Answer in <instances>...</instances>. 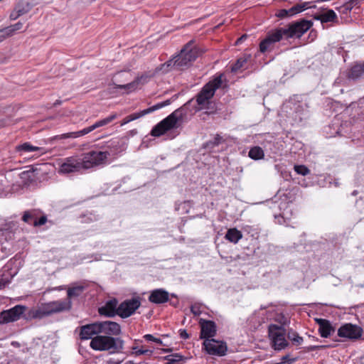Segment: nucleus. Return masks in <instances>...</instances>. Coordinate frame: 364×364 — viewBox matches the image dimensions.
<instances>
[{
	"mask_svg": "<svg viewBox=\"0 0 364 364\" xmlns=\"http://www.w3.org/2000/svg\"><path fill=\"white\" fill-rule=\"evenodd\" d=\"M222 82V75H220L205 84L200 92L196 95L197 104L203 105L205 101L211 100L215 95V90L221 86Z\"/></svg>",
	"mask_w": 364,
	"mask_h": 364,
	"instance_id": "obj_10",
	"label": "nucleus"
},
{
	"mask_svg": "<svg viewBox=\"0 0 364 364\" xmlns=\"http://www.w3.org/2000/svg\"><path fill=\"white\" fill-rule=\"evenodd\" d=\"M363 333V329L357 325L352 323H346L342 325L338 329V336L341 338L350 340H357L360 338Z\"/></svg>",
	"mask_w": 364,
	"mask_h": 364,
	"instance_id": "obj_14",
	"label": "nucleus"
},
{
	"mask_svg": "<svg viewBox=\"0 0 364 364\" xmlns=\"http://www.w3.org/2000/svg\"><path fill=\"white\" fill-rule=\"evenodd\" d=\"M316 323L318 325V333L322 338H328L335 332L330 321L325 318H315Z\"/></svg>",
	"mask_w": 364,
	"mask_h": 364,
	"instance_id": "obj_21",
	"label": "nucleus"
},
{
	"mask_svg": "<svg viewBox=\"0 0 364 364\" xmlns=\"http://www.w3.org/2000/svg\"><path fill=\"white\" fill-rule=\"evenodd\" d=\"M326 347V346H310L306 348V350L310 352V351H314V350H319V349H323V348H325Z\"/></svg>",
	"mask_w": 364,
	"mask_h": 364,
	"instance_id": "obj_47",
	"label": "nucleus"
},
{
	"mask_svg": "<svg viewBox=\"0 0 364 364\" xmlns=\"http://www.w3.org/2000/svg\"><path fill=\"white\" fill-rule=\"evenodd\" d=\"M358 191H356V190H355V191H353L352 195H353V196H357V195H358Z\"/></svg>",
	"mask_w": 364,
	"mask_h": 364,
	"instance_id": "obj_57",
	"label": "nucleus"
},
{
	"mask_svg": "<svg viewBox=\"0 0 364 364\" xmlns=\"http://www.w3.org/2000/svg\"><path fill=\"white\" fill-rule=\"evenodd\" d=\"M26 307L23 305H16L8 310L0 313V323H6L17 321L24 313Z\"/></svg>",
	"mask_w": 364,
	"mask_h": 364,
	"instance_id": "obj_16",
	"label": "nucleus"
},
{
	"mask_svg": "<svg viewBox=\"0 0 364 364\" xmlns=\"http://www.w3.org/2000/svg\"><path fill=\"white\" fill-rule=\"evenodd\" d=\"M199 323L200 326V338L204 339V341L210 340L216 335L217 326L213 321L200 318Z\"/></svg>",
	"mask_w": 364,
	"mask_h": 364,
	"instance_id": "obj_17",
	"label": "nucleus"
},
{
	"mask_svg": "<svg viewBox=\"0 0 364 364\" xmlns=\"http://www.w3.org/2000/svg\"><path fill=\"white\" fill-rule=\"evenodd\" d=\"M179 335H180V337L184 340L188 339L189 338V334L187 333V331L185 329H180Z\"/></svg>",
	"mask_w": 364,
	"mask_h": 364,
	"instance_id": "obj_48",
	"label": "nucleus"
},
{
	"mask_svg": "<svg viewBox=\"0 0 364 364\" xmlns=\"http://www.w3.org/2000/svg\"><path fill=\"white\" fill-rule=\"evenodd\" d=\"M309 2H304L301 4H296L291 7V11H292L293 16L299 14L309 8Z\"/></svg>",
	"mask_w": 364,
	"mask_h": 364,
	"instance_id": "obj_36",
	"label": "nucleus"
},
{
	"mask_svg": "<svg viewBox=\"0 0 364 364\" xmlns=\"http://www.w3.org/2000/svg\"><path fill=\"white\" fill-rule=\"evenodd\" d=\"M295 171L300 175L306 176L309 173V169L304 165H296L294 166Z\"/></svg>",
	"mask_w": 364,
	"mask_h": 364,
	"instance_id": "obj_41",
	"label": "nucleus"
},
{
	"mask_svg": "<svg viewBox=\"0 0 364 364\" xmlns=\"http://www.w3.org/2000/svg\"><path fill=\"white\" fill-rule=\"evenodd\" d=\"M22 220L34 227H40L47 222V216L38 209H31L23 212Z\"/></svg>",
	"mask_w": 364,
	"mask_h": 364,
	"instance_id": "obj_12",
	"label": "nucleus"
},
{
	"mask_svg": "<svg viewBox=\"0 0 364 364\" xmlns=\"http://www.w3.org/2000/svg\"><path fill=\"white\" fill-rule=\"evenodd\" d=\"M275 16L277 17H278L279 18L282 19V18H289V17L293 16V14H292V11H291V8L289 9H282L278 10L276 12Z\"/></svg>",
	"mask_w": 364,
	"mask_h": 364,
	"instance_id": "obj_39",
	"label": "nucleus"
},
{
	"mask_svg": "<svg viewBox=\"0 0 364 364\" xmlns=\"http://www.w3.org/2000/svg\"><path fill=\"white\" fill-rule=\"evenodd\" d=\"M169 300V293L164 289H156L150 292L149 301L155 304H164Z\"/></svg>",
	"mask_w": 364,
	"mask_h": 364,
	"instance_id": "obj_20",
	"label": "nucleus"
},
{
	"mask_svg": "<svg viewBox=\"0 0 364 364\" xmlns=\"http://www.w3.org/2000/svg\"><path fill=\"white\" fill-rule=\"evenodd\" d=\"M40 149H41L40 147L34 146L28 142H25V143L16 146V150L18 151H23V152H31V151H38Z\"/></svg>",
	"mask_w": 364,
	"mask_h": 364,
	"instance_id": "obj_33",
	"label": "nucleus"
},
{
	"mask_svg": "<svg viewBox=\"0 0 364 364\" xmlns=\"http://www.w3.org/2000/svg\"><path fill=\"white\" fill-rule=\"evenodd\" d=\"M178 135V132L177 133H175L173 136H172V138L175 137L176 136Z\"/></svg>",
	"mask_w": 364,
	"mask_h": 364,
	"instance_id": "obj_62",
	"label": "nucleus"
},
{
	"mask_svg": "<svg viewBox=\"0 0 364 364\" xmlns=\"http://www.w3.org/2000/svg\"><path fill=\"white\" fill-rule=\"evenodd\" d=\"M163 351H164V352H165V353L171 352V348L163 349Z\"/></svg>",
	"mask_w": 364,
	"mask_h": 364,
	"instance_id": "obj_58",
	"label": "nucleus"
},
{
	"mask_svg": "<svg viewBox=\"0 0 364 364\" xmlns=\"http://www.w3.org/2000/svg\"><path fill=\"white\" fill-rule=\"evenodd\" d=\"M247 36L246 34L242 35V36L237 39L236 44L238 45L242 43L247 38Z\"/></svg>",
	"mask_w": 364,
	"mask_h": 364,
	"instance_id": "obj_52",
	"label": "nucleus"
},
{
	"mask_svg": "<svg viewBox=\"0 0 364 364\" xmlns=\"http://www.w3.org/2000/svg\"><path fill=\"white\" fill-rule=\"evenodd\" d=\"M248 156L253 160H259L264 157V153L260 146H255L250 149Z\"/></svg>",
	"mask_w": 364,
	"mask_h": 364,
	"instance_id": "obj_30",
	"label": "nucleus"
},
{
	"mask_svg": "<svg viewBox=\"0 0 364 364\" xmlns=\"http://www.w3.org/2000/svg\"><path fill=\"white\" fill-rule=\"evenodd\" d=\"M225 237L230 242L236 244L242 237V234L237 228H230L227 231Z\"/></svg>",
	"mask_w": 364,
	"mask_h": 364,
	"instance_id": "obj_27",
	"label": "nucleus"
},
{
	"mask_svg": "<svg viewBox=\"0 0 364 364\" xmlns=\"http://www.w3.org/2000/svg\"><path fill=\"white\" fill-rule=\"evenodd\" d=\"M21 14L18 13V10L16 9V7H14V10L11 11V14H10V19L11 20H16L17 19L18 17L21 16Z\"/></svg>",
	"mask_w": 364,
	"mask_h": 364,
	"instance_id": "obj_46",
	"label": "nucleus"
},
{
	"mask_svg": "<svg viewBox=\"0 0 364 364\" xmlns=\"http://www.w3.org/2000/svg\"><path fill=\"white\" fill-rule=\"evenodd\" d=\"M333 185L336 186V187H338L340 186V183L338 181V179H334L333 181Z\"/></svg>",
	"mask_w": 364,
	"mask_h": 364,
	"instance_id": "obj_56",
	"label": "nucleus"
},
{
	"mask_svg": "<svg viewBox=\"0 0 364 364\" xmlns=\"http://www.w3.org/2000/svg\"><path fill=\"white\" fill-rule=\"evenodd\" d=\"M171 100H165L164 102L157 103V104H156V105H153V106H151V107H149L147 109H144V112L147 113V114H149V113H151L152 112H154V111H156L157 109H161L162 107H166L167 105H169L171 104Z\"/></svg>",
	"mask_w": 364,
	"mask_h": 364,
	"instance_id": "obj_35",
	"label": "nucleus"
},
{
	"mask_svg": "<svg viewBox=\"0 0 364 364\" xmlns=\"http://www.w3.org/2000/svg\"><path fill=\"white\" fill-rule=\"evenodd\" d=\"M95 167L90 152L82 154V157L70 156L64 159L60 165L58 172L63 174L78 173Z\"/></svg>",
	"mask_w": 364,
	"mask_h": 364,
	"instance_id": "obj_6",
	"label": "nucleus"
},
{
	"mask_svg": "<svg viewBox=\"0 0 364 364\" xmlns=\"http://www.w3.org/2000/svg\"><path fill=\"white\" fill-rule=\"evenodd\" d=\"M274 218L277 220V223L282 225L284 223V217L279 214V215H274Z\"/></svg>",
	"mask_w": 364,
	"mask_h": 364,
	"instance_id": "obj_51",
	"label": "nucleus"
},
{
	"mask_svg": "<svg viewBox=\"0 0 364 364\" xmlns=\"http://www.w3.org/2000/svg\"><path fill=\"white\" fill-rule=\"evenodd\" d=\"M286 333H287L288 339H289L294 345L299 346L303 343V341H304L303 338L301 336H300L299 335V333L296 331H295L294 329L289 328L287 330V331H286Z\"/></svg>",
	"mask_w": 364,
	"mask_h": 364,
	"instance_id": "obj_29",
	"label": "nucleus"
},
{
	"mask_svg": "<svg viewBox=\"0 0 364 364\" xmlns=\"http://www.w3.org/2000/svg\"><path fill=\"white\" fill-rule=\"evenodd\" d=\"M117 305V299L113 298L112 299L108 300L104 306L100 307L98 309V312L100 315L105 316L109 318L114 317L115 315L119 316Z\"/></svg>",
	"mask_w": 364,
	"mask_h": 364,
	"instance_id": "obj_18",
	"label": "nucleus"
},
{
	"mask_svg": "<svg viewBox=\"0 0 364 364\" xmlns=\"http://www.w3.org/2000/svg\"><path fill=\"white\" fill-rule=\"evenodd\" d=\"M205 350L209 355L223 356L226 354L228 346L225 342L214 338L204 341L203 343Z\"/></svg>",
	"mask_w": 364,
	"mask_h": 364,
	"instance_id": "obj_13",
	"label": "nucleus"
},
{
	"mask_svg": "<svg viewBox=\"0 0 364 364\" xmlns=\"http://www.w3.org/2000/svg\"><path fill=\"white\" fill-rule=\"evenodd\" d=\"M364 75V63H356L347 72L346 77L349 80L356 81Z\"/></svg>",
	"mask_w": 364,
	"mask_h": 364,
	"instance_id": "obj_23",
	"label": "nucleus"
},
{
	"mask_svg": "<svg viewBox=\"0 0 364 364\" xmlns=\"http://www.w3.org/2000/svg\"><path fill=\"white\" fill-rule=\"evenodd\" d=\"M266 309V306H262L260 307V309Z\"/></svg>",
	"mask_w": 364,
	"mask_h": 364,
	"instance_id": "obj_63",
	"label": "nucleus"
},
{
	"mask_svg": "<svg viewBox=\"0 0 364 364\" xmlns=\"http://www.w3.org/2000/svg\"><path fill=\"white\" fill-rule=\"evenodd\" d=\"M350 122L346 121L343 123H341L340 125L338 123L334 122L332 125L333 127H337V130L336 134L338 136H346L348 134V130L347 128L350 127Z\"/></svg>",
	"mask_w": 364,
	"mask_h": 364,
	"instance_id": "obj_31",
	"label": "nucleus"
},
{
	"mask_svg": "<svg viewBox=\"0 0 364 364\" xmlns=\"http://www.w3.org/2000/svg\"><path fill=\"white\" fill-rule=\"evenodd\" d=\"M183 356L178 354V353H174L171 355H166L164 359L167 360V364H174L177 363L178 362L182 360L183 359Z\"/></svg>",
	"mask_w": 364,
	"mask_h": 364,
	"instance_id": "obj_38",
	"label": "nucleus"
},
{
	"mask_svg": "<svg viewBox=\"0 0 364 364\" xmlns=\"http://www.w3.org/2000/svg\"><path fill=\"white\" fill-rule=\"evenodd\" d=\"M224 140L220 135L216 134L213 140H210L207 141L205 144H204L203 147L208 149H213L215 146H218Z\"/></svg>",
	"mask_w": 364,
	"mask_h": 364,
	"instance_id": "obj_32",
	"label": "nucleus"
},
{
	"mask_svg": "<svg viewBox=\"0 0 364 364\" xmlns=\"http://www.w3.org/2000/svg\"><path fill=\"white\" fill-rule=\"evenodd\" d=\"M141 306L139 297L126 299L118 306L119 316L127 318L132 316Z\"/></svg>",
	"mask_w": 364,
	"mask_h": 364,
	"instance_id": "obj_11",
	"label": "nucleus"
},
{
	"mask_svg": "<svg viewBox=\"0 0 364 364\" xmlns=\"http://www.w3.org/2000/svg\"><path fill=\"white\" fill-rule=\"evenodd\" d=\"M147 114V113L144 112V109L142 111H140L139 112H135L130 115H128L130 118L131 122L135 119H137L144 115Z\"/></svg>",
	"mask_w": 364,
	"mask_h": 364,
	"instance_id": "obj_44",
	"label": "nucleus"
},
{
	"mask_svg": "<svg viewBox=\"0 0 364 364\" xmlns=\"http://www.w3.org/2000/svg\"><path fill=\"white\" fill-rule=\"evenodd\" d=\"M268 334L272 341V346L275 350H281L288 346L289 343L285 338L287 333L284 327L270 324L268 326Z\"/></svg>",
	"mask_w": 364,
	"mask_h": 364,
	"instance_id": "obj_9",
	"label": "nucleus"
},
{
	"mask_svg": "<svg viewBox=\"0 0 364 364\" xmlns=\"http://www.w3.org/2000/svg\"><path fill=\"white\" fill-rule=\"evenodd\" d=\"M170 304L173 306L176 307L178 305V300L176 299V301H170Z\"/></svg>",
	"mask_w": 364,
	"mask_h": 364,
	"instance_id": "obj_55",
	"label": "nucleus"
},
{
	"mask_svg": "<svg viewBox=\"0 0 364 364\" xmlns=\"http://www.w3.org/2000/svg\"><path fill=\"white\" fill-rule=\"evenodd\" d=\"M94 335H98L96 322L80 327V338L81 340L92 339Z\"/></svg>",
	"mask_w": 364,
	"mask_h": 364,
	"instance_id": "obj_22",
	"label": "nucleus"
},
{
	"mask_svg": "<svg viewBox=\"0 0 364 364\" xmlns=\"http://www.w3.org/2000/svg\"><path fill=\"white\" fill-rule=\"evenodd\" d=\"M194 40L190 41L181 49V52L172 59L166 61L162 65L166 71L171 69L182 70L188 68L191 62L194 61L203 50L197 46H193Z\"/></svg>",
	"mask_w": 364,
	"mask_h": 364,
	"instance_id": "obj_3",
	"label": "nucleus"
},
{
	"mask_svg": "<svg viewBox=\"0 0 364 364\" xmlns=\"http://www.w3.org/2000/svg\"><path fill=\"white\" fill-rule=\"evenodd\" d=\"M193 99L188 101L182 107L176 109L171 114L156 124L151 129L150 134L155 137H159L170 132V134L175 133L174 130L178 128L181 122L184 119L187 113L186 109L192 102Z\"/></svg>",
	"mask_w": 364,
	"mask_h": 364,
	"instance_id": "obj_4",
	"label": "nucleus"
},
{
	"mask_svg": "<svg viewBox=\"0 0 364 364\" xmlns=\"http://www.w3.org/2000/svg\"><path fill=\"white\" fill-rule=\"evenodd\" d=\"M36 4L37 2L35 0H20L15 7L18 12L23 16L29 12Z\"/></svg>",
	"mask_w": 364,
	"mask_h": 364,
	"instance_id": "obj_24",
	"label": "nucleus"
},
{
	"mask_svg": "<svg viewBox=\"0 0 364 364\" xmlns=\"http://www.w3.org/2000/svg\"><path fill=\"white\" fill-rule=\"evenodd\" d=\"M132 349L133 350H134V352H133V354H134L136 356H139L141 355H151L153 353V350H150V349H139L138 350V347L136 346H132Z\"/></svg>",
	"mask_w": 364,
	"mask_h": 364,
	"instance_id": "obj_40",
	"label": "nucleus"
},
{
	"mask_svg": "<svg viewBox=\"0 0 364 364\" xmlns=\"http://www.w3.org/2000/svg\"><path fill=\"white\" fill-rule=\"evenodd\" d=\"M170 295H171V297H174L176 299H178L177 296L175 294H171Z\"/></svg>",
	"mask_w": 364,
	"mask_h": 364,
	"instance_id": "obj_59",
	"label": "nucleus"
},
{
	"mask_svg": "<svg viewBox=\"0 0 364 364\" xmlns=\"http://www.w3.org/2000/svg\"><path fill=\"white\" fill-rule=\"evenodd\" d=\"M85 287L77 285L68 289V297L64 300H56L38 304L31 309L24 318L26 319H42L55 314L70 311L72 308L71 299L79 296Z\"/></svg>",
	"mask_w": 364,
	"mask_h": 364,
	"instance_id": "obj_2",
	"label": "nucleus"
},
{
	"mask_svg": "<svg viewBox=\"0 0 364 364\" xmlns=\"http://www.w3.org/2000/svg\"><path fill=\"white\" fill-rule=\"evenodd\" d=\"M131 120H130V118L129 116L126 117L121 122V126H123L129 122H130Z\"/></svg>",
	"mask_w": 364,
	"mask_h": 364,
	"instance_id": "obj_54",
	"label": "nucleus"
},
{
	"mask_svg": "<svg viewBox=\"0 0 364 364\" xmlns=\"http://www.w3.org/2000/svg\"><path fill=\"white\" fill-rule=\"evenodd\" d=\"M198 105L200 106V107L196 108L195 109L196 112L201 110V109H205L206 110L205 112V114H213L216 113L217 110H218L217 104L215 102L211 101L210 100L205 101V102H204L203 105Z\"/></svg>",
	"mask_w": 364,
	"mask_h": 364,
	"instance_id": "obj_26",
	"label": "nucleus"
},
{
	"mask_svg": "<svg viewBox=\"0 0 364 364\" xmlns=\"http://www.w3.org/2000/svg\"><path fill=\"white\" fill-rule=\"evenodd\" d=\"M23 23L21 22H18L14 25L1 29L0 31H1V36H4L5 39L6 37L12 36L15 31L21 29Z\"/></svg>",
	"mask_w": 364,
	"mask_h": 364,
	"instance_id": "obj_28",
	"label": "nucleus"
},
{
	"mask_svg": "<svg viewBox=\"0 0 364 364\" xmlns=\"http://www.w3.org/2000/svg\"><path fill=\"white\" fill-rule=\"evenodd\" d=\"M247 61V58L242 57L237 60V61L232 65L231 71L233 73L237 72L242 68Z\"/></svg>",
	"mask_w": 364,
	"mask_h": 364,
	"instance_id": "obj_37",
	"label": "nucleus"
},
{
	"mask_svg": "<svg viewBox=\"0 0 364 364\" xmlns=\"http://www.w3.org/2000/svg\"><path fill=\"white\" fill-rule=\"evenodd\" d=\"M125 364H135V363L132 361H128Z\"/></svg>",
	"mask_w": 364,
	"mask_h": 364,
	"instance_id": "obj_60",
	"label": "nucleus"
},
{
	"mask_svg": "<svg viewBox=\"0 0 364 364\" xmlns=\"http://www.w3.org/2000/svg\"><path fill=\"white\" fill-rule=\"evenodd\" d=\"M9 282H10V280L8 279H0V290L3 289Z\"/></svg>",
	"mask_w": 364,
	"mask_h": 364,
	"instance_id": "obj_50",
	"label": "nucleus"
},
{
	"mask_svg": "<svg viewBox=\"0 0 364 364\" xmlns=\"http://www.w3.org/2000/svg\"><path fill=\"white\" fill-rule=\"evenodd\" d=\"M274 319L276 322L280 324L279 326L284 327L290 322L289 318L284 315L283 313H277Z\"/></svg>",
	"mask_w": 364,
	"mask_h": 364,
	"instance_id": "obj_34",
	"label": "nucleus"
},
{
	"mask_svg": "<svg viewBox=\"0 0 364 364\" xmlns=\"http://www.w3.org/2000/svg\"><path fill=\"white\" fill-rule=\"evenodd\" d=\"M32 173H33V171H23L22 173H21L20 176L22 179L29 178L31 177L30 174H32Z\"/></svg>",
	"mask_w": 364,
	"mask_h": 364,
	"instance_id": "obj_49",
	"label": "nucleus"
},
{
	"mask_svg": "<svg viewBox=\"0 0 364 364\" xmlns=\"http://www.w3.org/2000/svg\"><path fill=\"white\" fill-rule=\"evenodd\" d=\"M149 76L147 75H141V76L136 77L132 82L125 85H117L114 83L115 87L126 90L127 93H129L132 91L137 90L141 85H144L148 82Z\"/></svg>",
	"mask_w": 364,
	"mask_h": 364,
	"instance_id": "obj_19",
	"label": "nucleus"
},
{
	"mask_svg": "<svg viewBox=\"0 0 364 364\" xmlns=\"http://www.w3.org/2000/svg\"><path fill=\"white\" fill-rule=\"evenodd\" d=\"M297 358H290L289 355H286L281 358V362L283 363V364H292L295 361H296Z\"/></svg>",
	"mask_w": 364,
	"mask_h": 364,
	"instance_id": "obj_43",
	"label": "nucleus"
},
{
	"mask_svg": "<svg viewBox=\"0 0 364 364\" xmlns=\"http://www.w3.org/2000/svg\"><path fill=\"white\" fill-rule=\"evenodd\" d=\"M321 9L326 11L324 13H322V24L328 22L338 23V16L333 9H324L323 7Z\"/></svg>",
	"mask_w": 364,
	"mask_h": 364,
	"instance_id": "obj_25",
	"label": "nucleus"
},
{
	"mask_svg": "<svg viewBox=\"0 0 364 364\" xmlns=\"http://www.w3.org/2000/svg\"><path fill=\"white\" fill-rule=\"evenodd\" d=\"M58 104L59 105L60 104V101H56V102L54 103L55 105H58Z\"/></svg>",
	"mask_w": 364,
	"mask_h": 364,
	"instance_id": "obj_61",
	"label": "nucleus"
},
{
	"mask_svg": "<svg viewBox=\"0 0 364 364\" xmlns=\"http://www.w3.org/2000/svg\"><path fill=\"white\" fill-rule=\"evenodd\" d=\"M191 311L195 316H199L201 314V311L200 310V306L198 304H197L191 305Z\"/></svg>",
	"mask_w": 364,
	"mask_h": 364,
	"instance_id": "obj_45",
	"label": "nucleus"
},
{
	"mask_svg": "<svg viewBox=\"0 0 364 364\" xmlns=\"http://www.w3.org/2000/svg\"><path fill=\"white\" fill-rule=\"evenodd\" d=\"M313 26L311 21L304 18L292 21L285 27H279L267 33L266 37L259 43V51L267 52L271 46L281 40L300 38Z\"/></svg>",
	"mask_w": 364,
	"mask_h": 364,
	"instance_id": "obj_1",
	"label": "nucleus"
},
{
	"mask_svg": "<svg viewBox=\"0 0 364 364\" xmlns=\"http://www.w3.org/2000/svg\"><path fill=\"white\" fill-rule=\"evenodd\" d=\"M117 117V114L114 113L109 117L104 118L102 119H100L97 122H96L92 125L84 128L82 130L77 131V132H71L65 134H62L59 135H56L53 136V140H63V139H75L78 138L80 136H84L85 134H89L90 132H92L93 130L105 126L110 122H112L113 120H114Z\"/></svg>",
	"mask_w": 364,
	"mask_h": 364,
	"instance_id": "obj_8",
	"label": "nucleus"
},
{
	"mask_svg": "<svg viewBox=\"0 0 364 364\" xmlns=\"http://www.w3.org/2000/svg\"><path fill=\"white\" fill-rule=\"evenodd\" d=\"M90 346L95 350H112V353H116L124 348V341L117 337L97 335L92 338Z\"/></svg>",
	"mask_w": 364,
	"mask_h": 364,
	"instance_id": "obj_7",
	"label": "nucleus"
},
{
	"mask_svg": "<svg viewBox=\"0 0 364 364\" xmlns=\"http://www.w3.org/2000/svg\"><path fill=\"white\" fill-rule=\"evenodd\" d=\"M314 20L320 21L322 23V13L321 14H315L313 16Z\"/></svg>",
	"mask_w": 364,
	"mask_h": 364,
	"instance_id": "obj_53",
	"label": "nucleus"
},
{
	"mask_svg": "<svg viewBox=\"0 0 364 364\" xmlns=\"http://www.w3.org/2000/svg\"><path fill=\"white\" fill-rule=\"evenodd\" d=\"M102 151H90V154L95 166L105 164L109 157H114L124 150L123 141L113 138L102 145Z\"/></svg>",
	"mask_w": 364,
	"mask_h": 364,
	"instance_id": "obj_5",
	"label": "nucleus"
},
{
	"mask_svg": "<svg viewBox=\"0 0 364 364\" xmlns=\"http://www.w3.org/2000/svg\"><path fill=\"white\" fill-rule=\"evenodd\" d=\"M98 335L103 333L105 336H119L121 333L120 325L114 321H96Z\"/></svg>",
	"mask_w": 364,
	"mask_h": 364,
	"instance_id": "obj_15",
	"label": "nucleus"
},
{
	"mask_svg": "<svg viewBox=\"0 0 364 364\" xmlns=\"http://www.w3.org/2000/svg\"><path fill=\"white\" fill-rule=\"evenodd\" d=\"M144 338L147 341H153V342H155V343H158L159 345L165 346L163 343V341L160 338H156V337H154L151 334H146V335L144 336Z\"/></svg>",
	"mask_w": 364,
	"mask_h": 364,
	"instance_id": "obj_42",
	"label": "nucleus"
}]
</instances>
